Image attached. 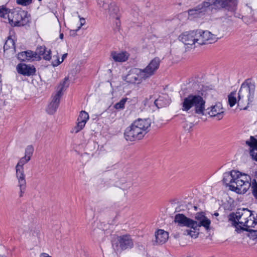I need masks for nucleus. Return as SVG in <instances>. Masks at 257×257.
<instances>
[{
  "label": "nucleus",
  "instance_id": "obj_1",
  "mask_svg": "<svg viewBox=\"0 0 257 257\" xmlns=\"http://www.w3.org/2000/svg\"><path fill=\"white\" fill-rule=\"evenodd\" d=\"M257 169H250L248 174L232 170L223 174V182L229 189L239 194L245 193L251 186L252 194L257 199Z\"/></svg>",
  "mask_w": 257,
  "mask_h": 257
},
{
  "label": "nucleus",
  "instance_id": "obj_2",
  "mask_svg": "<svg viewBox=\"0 0 257 257\" xmlns=\"http://www.w3.org/2000/svg\"><path fill=\"white\" fill-rule=\"evenodd\" d=\"M221 37L217 34H212L208 31L196 30L182 33L179 39L185 45L198 46L211 44L215 42Z\"/></svg>",
  "mask_w": 257,
  "mask_h": 257
},
{
  "label": "nucleus",
  "instance_id": "obj_3",
  "mask_svg": "<svg viewBox=\"0 0 257 257\" xmlns=\"http://www.w3.org/2000/svg\"><path fill=\"white\" fill-rule=\"evenodd\" d=\"M255 83L250 79L247 80L242 83L237 94V99L236 98L237 93L236 92H231L228 96V104L232 107L236 103L240 109H246L247 106L252 102L255 90Z\"/></svg>",
  "mask_w": 257,
  "mask_h": 257
},
{
  "label": "nucleus",
  "instance_id": "obj_4",
  "mask_svg": "<svg viewBox=\"0 0 257 257\" xmlns=\"http://www.w3.org/2000/svg\"><path fill=\"white\" fill-rule=\"evenodd\" d=\"M151 124L150 118H138L125 129L124 133L125 139L130 141L142 139L149 131Z\"/></svg>",
  "mask_w": 257,
  "mask_h": 257
},
{
  "label": "nucleus",
  "instance_id": "obj_5",
  "mask_svg": "<svg viewBox=\"0 0 257 257\" xmlns=\"http://www.w3.org/2000/svg\"><path fill=\"white\" fill-rule=\"evenodd\" d=\"M251 212L248 209H239L235 213H231L228 215V220L237 230L254 227L257 222L253 217H251Z\"/></svg>",
  "mask_w": 257,
  "mask_h": 257
},
{
  "label": "nucleus",
  "instance_id": "obj_6",
  "mask_svg": "<svg viewBox=\"0 0 257 257\" xmlns=\"http://www.w3.org/2000/svg\"><path fill=\"white\" fill-rule=\"evenodd\" d=\"M181 106L184 111H194L195 113L203 115L205 110V101L199 95L189 94L183 99Z\"/></svg>",
  "mask_w": 257,
  "mask_h": 257
},
{
  "label": "nucleus",
  "instance_id": "obj_7",
  "mask_svg": "<svg viewBox=\"0 0 257 257\" xmlns=\"http://www.w3.org/2000/svg\"><path fill=\"white\" fill-rule=\"evenodd\" d=\"M0 17L7 18L12 26H23L29 21L28 12L21 9L11 11L6 8L0 9Z\"/></svg>",
  "mask_w": 257,
  "mask_h": 257
},
{
  "label": "nucleus",
  "instance_id": "obj_8",
  "mask_svg": "<svg viewBox=\"0 0 257 257\" xmlns=\"http://www.w3.org/2000/svg\"><path fill=\"white\" fill-rule=\"evenodd\" d=\"M209 4L210 11L212 13L216 12L222 9L228 11H234L237 6V0H208L206 1Z\"/></svg>",
  "mask_w": 257,
  "mask_h": 257
},
{
  "label": "nucleus",
  "instance_id": "obj_9",
  "mask_svg": "<svg viewBox=\"0 0 257 257\" xmlns=\"http://www.w3.org/2000/svg\"><path fill=\"white\" fill-rule=\"evenodd\" d=\"M30 160V159H28L27 157L24 156L20 159L16 166V176L18 181V186L20 190V197L23 196L26 187L25 174L23 166Z\"/></svg>",
  "mask_w": 257,
  "mask_h": 257
},
{
  "label": "nucleus",
  "instance_id": "obj_10",
  "mask_svg": "<svg viewBox=\"0 0 257 257\" xmlns=\"http://www.w3.org/2000/svg\"><path fill=\"white\" fill-rule=\"evenodd\" d=\"M122 79L131 84H140L145 80L142 73V69L137 68L130 70L126 75L123 76Z\"/></svg>",
  "mask_w": 257,
  "mask_h": 257
},
{
  "label": "nucleus",
  "instance_id": "obj_11",
  "mask_svg": "<svg viewBox=\"0 0 257 257\" xmlns=\"http://www.w3.org/2000/svg\"><path fill=\"white\" fill-rule=\"evenodd\" d=\"M134 247V241L130 235H123L117 238L115 249L120 251Z\"/></svg>",
  "mask_w": 257,
  "mask_h": 257
},
{
  "label": "nucleus",
  "instance_id": "obj_12",
  "mask_svg": "<svg viewBox=\"0 0 257 257\" xmlns=\"http://www.w3.org/2000/svg\"><path fill=\"white\" fill-rule=\"evenodd\" d=\"M209 4L204 1L198 5L193 9L189 10L188 11L190 18H199L203 16L205 13L210 11Z\"/></svg>",
  "mask_w": 257,
  "mask_h": 257
},
{
  "label": "nucleus",
  "instance_id": "obj_13",
  "mask_svg": "<svg viewBox=\"0 0 257 257\" xmlns=\"http://www.w3.org/2000/svg\"><path fill=\"white\" fill-rule=\"evenodd\" d=\"M160 63V59L155 58L149 63L145 68L142 69V73L145 80L150 78L156 73L159 67Z\"/></svg>",
  "mask_w": 257,
  "mask_h": 257
},
{
  "label": "nucleus",
  "instance_id": "obj_14",
  "mask_svg": "<svg viewBox=\"0 0 257 257\" xmlns=\"http://www.w3.org/2000/svg\"><path fill=\"white\" fill-rule=\"evenodd\" d=\"M245 144L248 147L247 151L249 157L252 160L257 161V139L250 136L249 139L246 141Z\"/></svg>",
  "mask_w": 257,
  "mask_h": 257
},
{
  "label": "nucleus",
  "instance_id": "obj_15",
  "mask_svg": "<svg viewBox=\"0 0 257 257\" xmlns=\"http://www.w3.org/2000/svg\"><path fill=\"white\" fill-rule=\"evenodd\" d=\"M98 4L110 15L116 14L118 11L115 3L111 0H98Z\"/></svg>",
  "mask_w": 257,
  "mask_h": 257
},
{
  "label": "nucleus",
  "instance_id": "obj_16",
  "mask_svg": "<svg viewBox=\"0 0 257 257\" xmlns=\"http://www.w3.org/2000/svg\"><path fill=\"white\" fill-rule=\"evenodd\" d=\"M88 119L89 115L88 113L85 111H81L77 118V125L71 130V133L76 134L80 132L84 128Z\"/></svg>",
  "mask_w": 257,
  "mask_h": 257
},
{
  "label": "nucleus",
  "instance_id": "obj_17",
  "mask_svg": "<svg viewBox=\"0 0 257 257\" xmlns=\"http://www.w3.org/2000/svg\"><path fill=\"white\" fill-rule=\"evenodd\" d=\"M174 222L181 226H186L193 229L194 220L188 218L183 214H177L175 216Z\"/></svg>",
  "mask_w": 257,
  "mask_h": 257
},
{
  "label": "nucleus",
  "instance_id": "obj_18",
  "mask_svg": "<svg viewBox=\"0 0 257 257\" xmlns=\"http://www.w3.org/2000/svg\"><path fill=\"white\" fill-rule=\"evenodd\" d=\"M16 69L18 73L27 76L33 75L36 72V69L34 66L24 63L19 64L17 66Z\"/></svg>",
  "mask_w": 257,
  "mask_h": 257
},
{
  "label": "nucleus",
  "instance_id": "obj_19",
  "mask_svg": "<svg viewBox=\"0 0 257 257\" xmlns=\"http://www.w3.org/2000/svg\"><path fill=\"white\" fill-rule=\"evenodd\" d=\"M60 94V92H56L52 96V101L50 102L46 108V111L48 113L53 114L56 112L59 106L60 98L61 97Z\"/></svg>",
  "mask_w": 257,
  "mask_h": 257
},
{
  "label": "nucleus",
  "instance_id": "obj_20",
  "mask_svg": "<svg viewBox=\"0 0 257 257\" xmlns=\"http://www.w3.org/2000/svg\"><path fill=\"white\" fill-rule=\"evenodd\" d=\"M208 113L211 117H215L217 120L221 119L224 116V111L221 104L219 103L212 106Z\"/></svg>",
  "mask_w": 257,
  "mask_h": 257
},
{
  "label": "nucleus",
  "instance_id": "obj_21",
  "mask_svg": "<svg viewBox=\"0 0 257 257\" xmlns=\"http://www.w3.org/2000/svg\"><path fill=\"white\" fill-rule=\"evenodd\" d=\"M128 54L126 52H121L118 53L115 51L111 52L110 56L115 62H124L126 61L128 57Z\"/></svg>",
  "mask_w": 257,
  "mask_h": 257
},
{
  "label": "nucleus",
  "instance_id": "obj_22",
  "mask_svg": "<svg viewBox=\"0 0 257 257\" xmlns=\"http://www.w3.org/2000/svg\"><path fill=\"white\" fill-rule=\"evenodd\" d=\"M169 237L168 233L162 229H159L155 234L156 242L163 244L166 242Z\"/></svg>",
  "mask_w": 257,
  "mask_h": 257
},
{
  "label": "nucleus",
  "instance_id": "obj_23",
  "mask_svg": "<svg viewBox=\"0 0 257 257\" xmlns=\"http://www.w3.org/2000/svg\"><path fill=\"white\" fill-rule=\"evenodd\" d=\"M4 49L5 52H6V51H9L10 53L14 54L16 52L14 40L9 37L4 44Z\"/></svg>",
  "mask_w": 257,
  "mask_h": 257
},
{
  "label": "nucleus",
  "instance_id": "obj_24",
  "mask_svg": "<svg viewBox=\"0 0 257 257\" xmlns=\"http://www.w3.org/2000/svg\"><path fill=\"white\" fill-rule=\"evenodd\" d=\"M194 225H193V229L196 230L199 227L203 226L205 229H208L210 225V220L206 217L204 218L200 222L194 220Z\"/></svg>",
  "mask_w": 257,
  "mask_h": 257
},
{
  "label": "nucleus",
  "instance_id": "obj_25",
  "mask_svg": "<svg viewBox=\"0 0 257 257\" xmlns=\"http://www.w3.org/2000/svg\"><path fill=\"white\" fill-rule=\"evenodd\" d=\"M26 53L28 61H33L35 60H40V57L38 56V53H35L31 50L25 51Z\"/></svg>",
  "mask_w": 257,
  "mask_h": 257
},
{
  "label": "nucleus",
  "instance_id": "obj_26",
  "mask_svg": "<svg viewBox=\"0 0 257 257\" xmlns=\"http://www.w3.org/2000/svg\"><path fill=\"white\" fill-rule=\"evenodd\" d=\"M68 78L65 77L63 81L60 84V85H59V86L58 87V90H57V92H60V94L61 97L62 95V92H63V90L66 89V88H67L69 86V83H68Z\"/></svg>",
  "mask_w": 257,
  "mask_h": 257
},
{
  "label": "nucleus",
  "instance_id": "obj_27",
  "mask_svg": "<svg viewBox=\"0 0 257 257\" xmlns=\"http://www.w3.org/2000/svg\"><path fill=\"white\" fill-rule=\"evenodd\" d=\"M242 230L248 231L249 233L248 234V236L251 239L254 240L257 238V231L256 230L250 229V228H247V227H246Z\"/></svg>",
  "mask_w": 257,
  "mask_h": 257
},
{
  "label": "nucleus",
  "instance_id": "obj_28",
  "mask_svg": "<svg viewBox=\"0 0 257 257\" xmlns=\"http://www.w3.org/2000/svg\"><path fill=\"white\" fill-rule=\"evenodd\" d=\"M34 149L32 146H28L27 147L25 152V157H27L28 159H31V158L33 154Z\"/></svg>",
  "mask_w": 257,
  "mask_h": 257
},
{
  "label": "nucleus",
  "instance_id": "obj_29",
  "mask_svg": "<svg viewBox=\"0 0 257 257\" xmlns=\"http://www.w3.org/2000/svg\"><path fill=\"white\" fill-rule=\"evenodd\" d=\"M46 48L44 46H40L37 48L36 50V52H35V53H38V56L40 57V59H41V56H43L45 53H46Z\"/></svg>",
  "mask_w": 257,
  "mask_h": 257
},
{
  "label": "nucleus",
  "instance_id": "obj_30",
  "mask_svg": "<svg viewBox=\"0 0 257 257\" xmlns=\"http://www.w3.org/2000/svg\"><path fill=\"white\" fill-rule=\"evenodd\" d=\"M126 101V98L122 99L119 102L116 103L115 104L114 107L117 109L123 108Z\"/></svg>",
  "mask_w": 257,
  "mask_h": 257
},
{
  "label": "nucleus",
  "instance_id": "obj_31",
  "mask_svg": "<svg viewBox=\"0 0 257 257\" xmlns=\"http://www.w3.org/2000/svg\"><path fill=\"white\" fill-rule=\"evenodd\" d=\"M25 51L22 52L18 54V59L22 61H28L27 55Z\"/></svg>",
  "mask_w": 257,
  "mask_h": 257
},
{
  "label": "nucleus",
  "instance_id": "obj_32",
  "mask_svg": "<svg viewBox=\"0 0 257 257\" xmlns=\"http://www.w3.org/2000/svg\"><path fill=\"white\" fill-rule=\"evenodd\" d=\"M184 234L190 235L191 237L197 238L198 237V233L196 232L194 230H186Z\"/></svg>",
  "mask_w": 257,
  "mask_h": 257
},
{
  "label": "nucleus",
  "instance_id": "obj_33",
  "mask_svg": "<svg viewBox=\"0 0 257 257\" xmlns=\"http://www.w3.org/2000/svg\"><path fill=\"white\" fill-rule=\"evenodd\" d=\"M206 216H205V215L203 212L197 213L195 216V218L196 220H195V221H198V222H200Z\"/></svg>",
  "mask_w": 257,
  "mask_h": 257
},
{
  "label": "nucleus",
  "instance_id": "obj_34",
  "mask_svg": "<svg viewBox=\"0 0 257 257\" xmlns=\"http://www.w3.org/2000/svg\"><path fill=\"white\" fill-rule=\"evenodd\" d=\"M43 58L45 60H49L51 58V53L50 50H46V53L42 56Z\"/></svg>",
  "mask_w": 257,
  "mask_h": 257
},
{
  "label": "nucleus",
  "instance_id": "obj_35",
  "mask_svg": "<svg viewBox=\"0 0 257 257\" xmlns=\"http://www.w3.org/2000/svg\"><path fill=\"white\" fill-rule=\"evenodd\" d=\"M193 126V124L192 122H184L183 123V127L186 131H189Z\"/></svg>",
  "mask_w": 257,
  "mask_h": 257
},
{
  "label": "nucleus",
  "instance_id": "obj_36",
  "mask_svg": "<svg viewBox=\"0 0 257 257\" xmlns=\"http://www.w3.org/2000/svg\"><path fill=\"white\" fill-rule=\"evenodd\" d=\"M32 0H17V2L18 4H20L23 6H27L32 3Z\"/></svg>",
  "mask_w": 257,
  "mask_h": 257
},
{
  "label": "nucleus",
  "instance_id": "obj_37",
  "mask_svg": "<svg viewBox=\"0 0 257 257\" xmlns=\"http://www.w3.org/2000/svg\"><path fill=\"white\" fill-rule=\"evenodd\" d=\"M55 57V56H54V58ZM56 60H53L52 62V65L55 67L58 66L59 64H60L62 63V61L60 60V59L58 55L56 56Z\"/></svg>",
  "mask_w": 257,
  "mask_h": 257
},
{
  "label": "nucleus",
  "instance_id": "obj_38",
  "mask_svg": "<svg viewBox=\"0 0 257 257\" xmlns=\"http://www.w3.org/2000/svg\"><path fill=\"white\" fill-rule=\"evenodd\" d=\"M55 57V56H54V58ZM56 60H53L52 62V65L55 67L58 66L59 64H60L62 63V61L60 60V59L58 55L56 56Z\"/></svg>",
  "mask_w": 257,
  "mask_h": 257
},
{
  "label": "nucleus",
  "instance_id": "obj_39",
  "mask_svg": "<svg viewBox=\"0 0 257 257\" xmlns=\"http://www.w3.org/2000/svg\"><path fill=\"white\" fill-rule=\"evenodd\" d=\"M79 17L80 18V26L78 27V28H77V30H79L85 23V20L84 18H80V16H79Z\"/></svg>",
  "mask_w": 257,
  "mask_h": 257
},
{
  "label": "nucleus",
  "instance_id": "obj_40",
  "mask_svg": "<svg viewBox=\"0 0 257 257\" xmlns=\"http://www.w3.org/2000/svg\"><path fill=\"white\" fill-rule=\"evenodd\" d=\"M78 31L77 29L76 30H71L69 32L70 35L71 36H75L76 35V32Z\"/></svg>",
  "mask_w": 257,
  "mask_h": 257
},
{
  "label": "nucleus",
  "instance_id": "obj_41",
  "mask_svg": "<svg viewBox=\"0 0 257 257\" xmlns=\"http://www.w3.org/2000/svg\"><path fill=\"white\" fill-rule=\"evenodd\" d=\"M40 257H52V256L49 255L47 253L43 252V253H42L40 254Z\"/></svg>",
  "mask_w": 257,
  "mask_h": 257
},
{
  "label": "nucleus",
  "instance_id": "obj_42",
  "mask_svg": "<svg viewBox=\"0 0 257 257\" xmlns=\"http://www.w3.org/2000/svg\"><path fill=\"white\" fill-rule=\"evenodd\" d=\"M67 56V53L64 54L62 55V57L61 58V60H60V61H62V62L64 60V59L66 58Z\"/></svg>",
  "mask_w": 257,
  "mask_h": 257
},
{
  "label": "nucleus",
  "instance_id": "obj_43",
  "mask_svg": "<svg viewBox=\"0 0 257 257\" xmlns=\"http://www.w3.org/2000/svg\"><path fill=\"white\" fill-rule=\"evenodd\" d=\"M2 80L0 81V94L2 93Z\"/></svg>",
  "mask_w": 257,
  "mask_h": 257
},
{
  "label": "nucleus",
  "instance_id": "obj_44",
  "mask_svg": "<svg viewBox=\"0 0 257 257\" xmlns=\"http://www.w3.org/2000/svg\"><path fill=\"white\" fill-rule=\"evenodd\" d=\"M63 36L64 35L63 33H60L59 36L60 38L62 40L63 39Z\"/></svg>",
  "mask_w": 257,
  "mask_h": 257
},
{
  "label": "nucleus",
  "instance_id": "obj_45",
  "mask_svg": "<svg viewBox=\"0 0 257 257\" xmlns=\"http://www.w3.org/2000/svg\"><path fill=\"white\" fill-rule=\"evenodd\" d=\"M158 100H155V102H154V103H155V105H156L157 106H158V104H157V102H158Z\"/></svg>",
  "mask_w": 257,
  "mask_h": 257
},
{
  "label": "nucleus",
  "instance_id": "obj_46",
  "mask_svg": "<svg viewBox=\"0 0 257 257\" xmlns=\"http://www.w3.org/2000/svg\"><path fill=\"white\" fill-rule=\"evenodd\" d=\"M218 215H219V214L217 212H215L213 214V215H214L215 216H218Z\"/></svg>",
  "mask_w": 257,
  "mask_h": 257
},
{
  "label": "nucleus",
  "instance_id": "obj_47",
  "mask_svg": "<svg viewBox=\"0 0 257 257\" xmlns=\"http://www.w3.org/2000/svg\"><path fill=\"white\" fill-rule=\"evenodd\" d=\"M2 80V78H1V77L0 76V81Z\"/></svg>",
  "mask_w": 257,
  "mask_h": 257
},
{
  "label": "nucleus",
  "instance_id": "obj_48",
  "mask_svg": "<svg viewBox=\"0 0 257 257\" xmlns=\"http://www.w3.org/2000/svg\"><path fill=\"white\" fill-rule=\"evenodd\" d=\"M39 1H41V0H38Z\"/></svg>",
  "mask_w": 257,
  "mask_h": 257
}]
</instances>
